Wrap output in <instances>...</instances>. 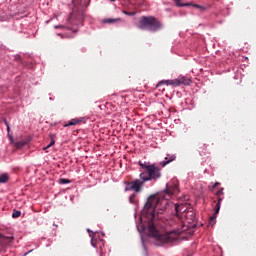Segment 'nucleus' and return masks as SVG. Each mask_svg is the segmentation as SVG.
I'll return each mask as SVG.
<instances>
[{
    "label": "nucleus",
    "instance_id": "5",
    "mask_svg": "<svg viewBox=\"0 0 256 256\" xmlns=\"http://www.w3.org/2000/svg\"><path fill=\"white\" fill-rule=\"evenodd\" d=\"M161 85H172L173 87H181V85H191V78L186 76H180L174 80H162L156 87H161Z\"/></svg>",
    "mask_w": 256,
    "mask_h": 256
},
{
    "label": "nucleus",
    "instance_id": "10",
    "mask_svg": "<svg viewBox=\"0 0 256 256\" xmlns=\"http://www.w3.org/2000/svg\"><path fill=\"white\" fill-rule=\"evenodd\" d=\"M176 156L175 155H171L170 157H166L164 162H162V167H165L166 165H169V163L175 161Z\"/></svg>",
    "mask_w": 256,
    "mask_h": 256
},
{
    "label": "nucleus",
    "instance_id": "6",
    "mask_svg": "<svg viewBox=\"0 0 256 256\" xmlns=\"http://www.w3.org/2000/svg\"><path fill=\"white\" fill-rule=\"evenodd\" d=\"M176 216L181 217L180 213H185V217L187 219H191V221H195V212L193 211H187V208L185 207V204H179L175 206Z\"/></svg>",
    "mask_w": 256,
    "mask_h": 256
},
{
    "label": "nucleus",
    "instance_id": "13",
    "mask_svg": "<svg viewBox=\"0 0 256 256\" xmlns=\"http://www.w3.org/2000/svg\"><path fill=\"white\" fill-rule=\"evenodd\" d=\"M221 201H223V198L220 196L218 197V202L215 206V215H219V211L221 210Z\"/></svg>",
    "mask_w": 256,
    "mask_h": 256
},
{
    "label": "nucleus",
    "instance_id": "29",
    "mask_svg": "<svg viewBox=\"0 0 256 256\" xmlns=\"http://www.w3.org/2000/svg\"><path fill=\"white\" fill-rule=\"evenodd\" d=\"M112 3H115V0H110Z\"/></svg>",
    "mask_w": 256,
    "mask_h": 256
},
{
    "label": "nucleus",
    "instance_id": "27",
    "mask_svg": "<svg viewBox=\"0 0 256 256\" xmlns=\"http://www.w3.org/2000/svg\"><path fill=\"white\" fill-rule=\"evenodd\" d=\"M124 14L125 15H131V13L127 12V11H124Z\"/></svg>",
    "mask_w": 256,
    "mask_h": 256
},
{
    "label": "nucleus",
    "instance_id": "8",
    "mask_svg": "<svg viewBox=\"0 0 256 256\" xmlns=\"http://www.w3.org/2000/svg\"><path fill=\"white\" fill-rule=\"evenodd\" d=\"M13 241V237H7L3 236V234H0V246L5 247V245H9Z\"/></svg>",
    "mask_w": 256,
    "mask_h": 256
},
{
    "label": "nucleus",
    "instance_id": "23",
    "mask_svg": "<svg viewBox=\"0 0 256 256\" xmlns=\"http://www.w3.org/2000/svg\"><path fill=\"white\" fill-rule=\"evenodd\" d=\"M216 187H219V182L214 183V185L212 186V189H215Z\"/></svg>",
    "mask_w": 256,
    "mask_h": 256
},
{
    "label": "nucleus",
    "instance_id": "12",
    "mask_svg": "<svg viewBox=\"0 0 256 256\" xmlns=\"http://www.w3.org/2000/svg\"><path fill=\"white\" fill-rule=\"evenodd\" d=\"M175 1L177 7H193V3H181V0H173Z\"/></svg>",
    "mask_w": 256,
    "mask_h": 256
},
{
    "label": "nucleus",
    "instance_id": "21",
    "mask_svg": "<svg viewBox=\"0 0 256 256\" xmlns=\"http://www.w3.org/2000/svg\"><path fill=\"white\" fill-rule=\"evenodd\" d=\"M193 7H195L196 9H205V7L199 4H193Z\"/></svg>",
    "mask_w": 256,
    "mask_h": 256
},
{
    "label": "nucleus",
    "instance_id": "28",
    "mask_svg": "<svg viewBox=\"0 0 256 256\" xmlns=\"http://www.w3.org/2000/svg\"><path fill=\"white\" fill-rule=\"evenodd\" d=\"M60 37H62V39H63V34H58Z\"/></svg>",
    "mask_w": 256,
    "mask_h": 256
},
{
    "label": "nucleus",
    "instance_id": "11",
    "mask_svg": "<svg viewBox=\"0 0 256 256\" xmlns=\"http://www.w3.org/2000/svg\"><path fill=\"white\" fill-rule=\"evenodd\" d=\"M49 137L51 139L50 144L47 147H44V151H47V149H49L50 147H53V145H55V134L54 133H50Z\"/></svg>",
    "mask_w": 256,
    "mask_h": 256
},
{
    "label": "nucleus",
    "instance_id": "3",
    "mask_svg": "<svg viewBox=\"0 0 256 256\" xmlns=\"http://www.w3.org/2000/svg\"><path fill=\"white\" fill-rule=\"evenodd\" d=\"M138 29L157 33L163 29V24L154 16H141L138 22Z\"/></svg>",
    "mask_w": 256,
    "mask_h": 256
},
{
    "label": "nucleus",
    "instance_id": "2",
    "mask_svg": "<svg viewBox=\"0 0 256 256\" xmlns=\"http://www.w3.org/2000/svg\"><path fill=\"white\" fill-rule=\"evenodd\" d=\"M148 231L150 237H153L156 241L160 243V245H167L179 241L180 234L177 231L159 233V231H157V228H155L154 225H150Z\"/></svg>",
    "mask_w": 256,
    "mask_h": 256
},
{
    "label": "nucleus",
    "instance_id": "30",
    "mask_svg": "<svg viewBox=\"0 0 256 256\" xmlns=\"http://www.w3.org/2000/svg\"><path fill=\"white\" fill-rule=\"evenodd\" d=\"M73 33H77V30H73Z\"/></svg>",
    "mask_w": 256,
    "mask_h": 256
},
{
    "label": "nucleus",
    "instance_id": "22",
    "mask_svg": "<svg viewBox=\"0 0 256 256\" xmlns=\"http://www.w3.org/2000/svg\"><path fill=\"white\" fill-rule=\"evenodd\" d=\"M55 29H65V26L63 25H56L54 26Z\"/></svg>",
    "mask_w": 256,
    "mask_h": 256
},
{
    "label": "nucleus",
    "instance_id": "25",
    "mask_svg": "<svg viewBox=\"0 0 256 256\" xmlns=\"http://www.w3.org/2000/svg\"><path fill=\"white\" fill-rule=\"evenodd\" d=\"M5 125L7 127V131H9V123L7 121H5Z\"/></svg>",
    "mask_w": 256,
    "mask_h": 256
},
{
    "label": "nucleus",
    "instance_id": "26",
    "mask_svg": "<svg viewBox=\"0 0 256 256\" xmlns=\"http://www.w3.org/2000/svg\"><path fill=\"white\" fill-rule=\"evenodd\" d=\"M17 147H23V143H17Z\"/></svg>",
    "mask_w": 256,
    "mask_h": 256
},
{
    "label": "nucleus",
    "instance_id": "9",
    "mask_svg": "<svg viewBox=\"0 0 256 256\" xmlns=\"http://www.w3.org/2000/svg\"><path fill=\"white\" fill-rule=\"evenodd\" d=\"M79 123H81V119L74 118V119H71L67 124H64V127H71L73 125H79Z\"/></svg>",
    "mask_w": 256,
    "mask_h": 256
},
{
    "label": "nucleus",
    "instance_id": "1",
    "mask_svg": "<svg viewBox=\"0 0 256 256\" xmlns=\"http://www.w3.org/2000/svg\"><path fill=\"white\" fill-rule=\"evenodd\" d=\"M177 193H179V184L177 181L168 182L166 184V189L162 194L159 196L152 195L148 197V200L144 205V209L142 210L143 215H150L151 221H153L157 213H163V211L167 209L169 199H171L173 195H177Z\"/></svg>",
    "mask_w": 256,
    "mask_h": 256
},
{
    "label": "nucleus",
    "instance_id": "15",
    "mask_svg": "<svg viewBox=\"0 0 256 256\" xmlns=\"http://www.w3.org/2000/svg\"><path fill=\"white\" fill-rule=\"evenodd\" d=\"M12 217L13 219H17V217H21V211L13 210Z\"/></svg>",
    "mask_w": 256,
    "mask_h": 256
},
{
    "label": "nucleus",
    "instance_id": "20",
    "mask_svg": "<svg viewBox=\"0 0 256 256\" xmlns=\"http://www.w3.org/2000/svg\"><path fill=\"white\" fill-rule=\"evenodd\" d=\"M215 219H217V214H215V212H214V215L211 216L210 219H209L210 223L215 221Z\"/></svg>",
    "mask_w": 256,
    "mask_h": 256
},
{
    "label": "nucleus",
    "instance_id": "19",
    "mask_svg": "<svg viewBox=\"0 0 256 256\" xmlns=\"http://www.w3.org/2000/svg\"><path fill=\"white\" fill-rule=\"evenodd\" d=\"M223 191H224V189L221 188L219 191L216 192V196H217V197H223V195H224V192H223Z\"/></svg>",
    "mask_w": 256,
    "mask_h": 256
},
{
    "label": "nucleus",
    "instance_id": "18",
    "mask_svg": "<svg viewBox=\"0 0 256 256\" xmlns=\"http://www.w3.org/2000/svg\"><path fill=\"white\" fill-rule=\"evenodd\" d=\"M117 21H121V19H111V18H109V19H105L104 23H115Z\"/></svg>",
    "mask_w": 256,
    "mask_h": 256
},
{
    "label": "nucleus",
    "instance_id": "7",
    "mask_svg": "<svg viewBox=\"0 0 256 256\" xmlns=\"http://www.w3.org/2000/svg\"><path fill=\"white\" fill-rule=\"evenodd\" d=\"M145 181L143 179H137L132 182H127V186L125 188V191H135L136 193H140L141 187H143V184Z\"/></svg>",
    "mask_w": 256,
    "mask_h": 256
},
{
    "label": "nucleus",
    "instance_id": "17",
    "mask_svg": "<svg viewBox=\"0 0 256 256\" xmlns=\"http://www.w3.org/2000/svg\"><path fill=\"white\" fill-rule=\"evenodd\" d=\"M139 165L144 171H147V167H151V165H148L147 163L139 162Z\"/></svg>",
    "mask_w": 256,
    "mask_h": 256
},
{
    "label": "nucleus",
    "instance_id": "31",
    "mask_svg": "<svg viewBox=\"0 0 256 256\" xmlns=\"http://www.w3.org/2000/svg\"><path fill=\"white\" fill-rule=\"evenodd\" d=\"M88 233H91V230H90V229H88Z\"/></svg>",
    "mask_w": 256,
    "mask_h": 256
},
{
    "label": "nucleus",
    "instance_id": "4",
    "mask_svg": "<svg viewBox=\"0 0 256 256\" xmlns=\"http://www.w3.org/2000/svg\"><path fill=\"white\" fill-rule=\"evenodd\" d=\"M161 177V169L155 165L151 164L150 167H147V171H143L140 174V179H143V181H156V179H159Z\"/></svg>",
    "mask_w": 256,
    "mask_h": 256
},
{
    "label": "nucleus",
    "instance_id": "16",
    "mask_svg": "<svg viewBox=\"0 0 256 256\" xmlns=\"http://www.w3.org/2000/svg\"><path fill=\"white\" fill-rule=\"evenodd\" d=\"M60 185H67V183H71V180L66 179V178H61L59 179Z\"/></svg>",
    "mask_w": 256,
    "mask_h": 256
},
{
    "label": "nucleus",
    "instance_id": "14",
    "mask_svg": "<svg viewBox=\"0 0 256 256\" xmlns=\"http://www.w3.org/2000/svg\"><path fill=\"white\" fill-rule=\"evenodd\" d=\"M9 181V176L7 174H2L0 176V183H7Z\"/></svg>",
    "mask_w": 256,
    "mask_h": 256
},
{
    "label": "nucleus",
    "instance_id": "24",
    "mask_svg": "<svg viewBox=\"0 0 256 256\" xmlns=\"http://www.w3.org/2000/svg\"><path fill=\"white\" fill-rule=\"evenodd\" d=\"M133 199H135V195L130 197V203H133Z\"/></svg>",
    "mask_w": 256,
    "mask_h": 256
}]
</instances>
